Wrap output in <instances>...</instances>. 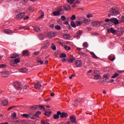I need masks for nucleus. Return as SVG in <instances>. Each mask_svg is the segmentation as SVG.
I'll return each instance as SVG.
<instances>
[{"label":"nucleus","mask_w":124,"mask_h":124,"mask_svg":"<svg viewBox=\"0 0 124 124\" xmlns=\"http://www.w3.org/2000/svg\"><path fill=\"white\" fill-rule=\"evenodd\" d=\"M100 78V75H94V79L95 80H98Z\"/></svg>","instance_id":"nucleus-31"},{"label":"nucleus","mask_w":124,"mask_h":124,"mask_svg":"<svg viewBox=\"0 0 124 124\" xmlns=\"http://www.w3.org/2000/svg\"><path fill=\"white\" fill-rule=\"evenodd\" d=\"M70 19L72 20V21H74V20H76V16L75 15H72L70 17Z\"/></svg>","instance_id":"nucleus-37"},{"label":"nucleus","mask_w":124,"mask_h":124,"mask_svg":"<svg viewBox=\"0 0 124 124\" xmlns=\"http://www.w3.org/2000/svg\"><path fill=\"white\" fill-rule=\"evenodd\" d=\"M82 57H84V58H87V57H88V55L86 54V53H83V54L81 55Z\"/></svg>","instance_id":"nucleus-59"},{"label":"nucleus","mask_w":124,"mask_h":124,"mask_svg":"<svg viewBox=\"0 0 124 124\" xmlns=\"http://www.w3.org/2000/svg\"><path fill=\"white\" fill-rule=\"evenodd\" d=\"M16 107V106H12L11 107H10L8 108V110H10L11 109H13L14 108H15Z\"/></svg>","instance_id":"nucleus-57"},{"label":"nucleus","mask_w":124,"mask_h":124,"mask_svg":"<svg viewBox=\"0 0 124 124\" xmlns=\"http://www.w3.org/2000/svg\"><path fill=\"white\" fill-rule=\"evenodd\" d=\"M70 119L72 123H74V124H76V117H75L74 116H70Z\"/></svg>","instance_id":"nucleus-19"},{"label":"nucleus","mask_w":124,"mask_h":124,"mask_svg":"<svg viewBox=\"0 0 124 124\" xmlns=\"http://www.w3.org/2000/svg\"><path fill=\"white\" fill-rule=\"evenodd\" d=\"M61 118H67L68 116V114L65 113V112H61Z\"/></svg>","instance_id":"nucleus-18"},{"label":"nucleus","mask_w":124,"mask_h":124,"mask_svg":"<svg viewBox=\"0 0 124 124\" xmlns=\"http://www.w3.org/2000/svg\"><path fill=\"white\" fill-rule=\"evenodd\" d=\"M21 62V60H20V59L19 58H16L14 60H11L10 62V64L11 65H12L13 66H14L15 64H17V63H19Z\"/></svg>","instance_id":"nucleus-3"},{"label":"nucleus","mask_w":124,"mask_h":124,"mask_svg":"<svg viewBox=\"0 0 124 124\" xmlns=\"http://www.w3.org/2000/svg\"><path fill=\"white\" fill-rule=\"evenodd\" d=\"M42 87L41 85V83L39 82L36 83L34 85V88L36 90H38V89H40Z\"/></svg>","instance_id":"nucleus-12"},{"label":"nucleus","mask_w":124,"mask_h":124,"mask_svg":"<svg viewBox=\"0 0 124 124\" xmlns=\"http://www.w3.org/2000/svg\"><path fill=\"white\" fill-rule=\"evenodd\" d=\"M31 108L32 110H34V109H37V110L43 109V110H45V107L43 106H33L31 107Z\"/></svg>","instance_id":"nucleus-4"},{"label":"nucleus","mask_w":124,"mask_h":124,"mask_svg":"<svg viewBox=\"0 0 124 124\" xmlns=\"http://www.w3.org/2000/svg\"><path fill=\"white\" fill-rule=\"evenodd\" d=\"M108 59L109 60H110V61H111V62H113V61L115 60V57H112L111 56H109L108 57Z\"/></svg>","instance_id":"nucleus-40"},{"label":"nucleus","mask_w":124,"mask_h":124,"mask_svg":"<svg viewBox=\"0 0 124 124\" xmlns=\"http://www.w3.org/2000/svg\"><path fill=\"white\" fill-rule=\"evenodd\" d=\"M71 26L73 27V28H75L76 27V24H75V22L73 20L71 21Z\"/></svg>","instance_id":"nucleus-33"},{"label":"nucleus","mask_w":124,"mask_h":124,"mask_svg":"<svg viewBox=\"0 0 124 124\" xmlns=\"http://www.w3.org/2000/svg\"><path fill=\"white\" fill-rule=\"evenodd\" d=\"M83 47H85V48H88V43L86 42H85L83 44Z\"/></svg>","instance_id":"nucleus-48"},{"label":"nucleus","mask_w":124,"mask_h":124,"mask_svg":"<svg viewBox=\"0 0 124 124\" xmlns=\"http://www.w3.org/2000/svg\"><path fill=\"white\" fill-rule=\"evenodd\" d=\"M75 104H74V106H77V103H78V100L76 99L75 100Z\"/></svg>","instance_id":"nucleus-60"},{"label":"nucleus","mask_w":124,"mask_h":124,"mask_svg":"<svg viewBox=\"0 0 124 124\" xmlns=\"http://www.w3.org/2000/svg\"><path fill=\"white\" fill-rule=\"evenodd\" d=\"M40 52L39 51H36L33 53V55H35V56H37V55H39Z\"/></svg>","instance_id":"nucleus-54"},{"label":"nucleus","mask_w":124,"mask_h":124,"mask_svg":"<svg viewBox=\"0 0 124 124\" xmlns=\"http://www.w3.org/2000/svg\"><path fill=\"white\" fill-rule=\"evenodd\" d=\"M19 29H25V30H27V29H28V27L27 26H24V27L20 26Z\"/></svg>","instance_id":"nucleus-61"},{"label":"nucleus","mask_w":124,"mask_h":124,"mask_svg":"<svg viewBox=\"0 0 124 124\" xmlns=\"http://www.w3.org/2000/svg\"><path fill=\"white\" fill-rule=\"evenodd\" d=\"M107 31L108 33H115V32H117V30L114 29L112 27H111L110 29H107Z\"/></svg>","instance_id":"nucleus-9"},{"label":"nucleus","mask_w":124,"mask_h":124,"mask_svg":"<svg viewBox=\"0 0 124 124\" xmlns=\"http://www.w3.org/2000/svg\"><path fill=\"white\" fill-rule=\"evenodd\" d=\"M103 77L104 78H106V79H108V78H109V76L108 75L105 74Z\"/></svg>","instance_id":"nucleus-58"},{"label":"nucleus","mask_w":124,"mask_h":124,"mask_svg":"<svg viewBox=\"0 0 124 124\" xmlns=\"http://www.w3.org/2000/svg\"><path fill=\"white\" fill-rule=\"evenodd\" d=\"M22 116H23L24 118H27V119H29V114H23L22 115Z\"/></svg>","instance_id":"nucleus-44"},{"label":"nucleus","mask_w":124,"mask_h":124,"mask_svg":"<svg viewBox=\"0 0 124 124\" xmlns=\"http://www.w3.org/2000/svg\"><path fill=\"white\" fill-rule=\"evenodd\" d=\"M92 24L93 25V27H95V28H97L99 25H100V22H99L97 21H93L92 22Z\"/></svg>","instance_id":"nucleus-10"},{"label":"nucleus","mask_w":124,"mask_h":124,"mask_svg":"<svg viewBox=\"0 0 124 124\" xmlns=\"http://www.w3.org/2000/svg\"><path fill=\"white\" fill-rule=\"evenodd\" d=\"M110 13L111 15H114V16H117V15L120 14V13L115 9H111L110 10Z\"/></svg>","instance_id":"nucleus-6"},{"label":"nucleus","mask_w":124,"mask_h":124,"mask_svg":"<svg viewBox=\"0 0 124 124\" xmlns=\"http://www.w3.org/2000/svg\"><path fill=\"white\" fill-rule=\"evenodd\" d=\"M28 0H22V2L24 4H26L27 3V2H28Z\"/></svg>","instance_id":"nucleus-63"},{"label":"nucleus","mask_w":124,"mask_h":124,"mask_svg":"<svg viewBox=\"0 0 124 124\" xmlns=\"http://www.w3.org/2000/svg\"><path fill=\"white\" fill-rule=\"evenodd\" d=\"M29 18H30V17L29 16H26L24 17L23 20H28V19H29Z\"/></svg>","instance_id":"nucleus-64"},{"label":"nucleus","mask_w":124,"mask_h":124,"mask_svg":"<svg viewBox=\"0 0 124 124\" xmlns=\"http://www.w3.org/2000/svg\"><path fill=\"white\" fill-rule=\"evenodd\" d=\"M29 88H30V86L28 85H25L24 87H23V90H28V89H29Z\"/></svg>","instance_id":"nucleus-49"},{"label":"nucleus","mask_w":124,"mask_h":124,"mask_svg":"<svg viewBox=\"0 0 124 124\" xmlns=\"http://www.w3.org/2000/svg\"><path fill=\"white\" fill-rule=\"evenodd\" d=\"M44 45H45V46H46V47H48V46H49V42L46 41Z\"/></svg>","instance_id":"nucleus-52"},{"label":"nucleus","mask_w":124,"mask_h":124,"mask_svg":"<svg viewBox=\"0 0 124 124\" xmlns=\"http://www.w3.org/2000/svg\"><path fill=\"white\" fill-rule=\"evenodd\" d=\"M52 14L53 15V16H60L61 15V12L59 11H56L55 12H53L52 13Z\"/></svg>","instance_id":"nucleus-21"},{"label":"nucleus","mask_w":124,"mask_h":124,"mask_svg":"<svg viewBox=\"0 0 124 124\" xmlns=\"http://www.w3.org/2000/svg\"><path fill=\"white\" fill-rule=\"evenodd\" d=\"M23 57H27L30 55V51L29 50H23L22 52Z\"/></svg>","instance_id":"nucleus-17"},{"label":"nucleus","mask_w":124,"mask_h":124,"mask_svg":"<svg viewBox=\"0 0 124 124\" xmlns=\"http://www.w3.org/2000/svg\"><path fill=\"white\" fill-rule=\"evenodd\" d=\"M57 10L58 11H59V12H62V7L61 6L57 8Z\"/></svg>","instance_id":"nucleus-51"},{"label":"nucleus","mask_w":124,"mask_h":124,"mask_svg":"<svg viewBox=\"0 0 124 124\" xmlns=\"http://www.w3.org/2000/svg\"><path fill=\"white\" fill-rule=\"evenodd\" d=\"M61 19L62 20V21L64 22V21H65V20H66V17H65V16H61Z\"/></svg>","instance_id":"nucleus-46"},{"label":"nucleus","mask_w":124,"mask_h":124,"mask_svg":"<svg viewBox=\"0 0 124 124\" xmlns=\"http://www.w3.org/2000/svg\"><path fill=\"white\" fill-rule=\"evenodd\" d=\"M51 48L52 49V50H54V51H56L57 50L56 45H55L54 43L51 44Z\"/></svg>","instance_id":"nucleus-30"},{"label":"nucleus","mask_w":124,"mask_h":124,"mask_svg":"<svg viewBox=\"0 0 124 124\" xmlns=\"http://www.w3.org/2000/svg\"><path fill=\"white\" fill-rule=\"evenodd\" d=\"M37 62L38 63H40V64H43L44 62H43V60H41V58H38L37 59Z\"/></svg>","instance_id":"nucleus-27"},{"label":"nucleus","mask_w":124,"mask_h":124,"mask_svg":"<svg viewBox=\"0 0 124 124\" xmlns=\"http://www.w3.org/2000/svg\"><path fill=\"white\" fill-rule=\"evenodd\" d=\"M52 114V112L51 111H47L45 113V116H47V117H49L50 115Z\"/></svg>","instance_id":"nucleus-36"},{"label":"nucleus","mask_w":124,"mask_h":124,"mask_svg":"<svg viewBox=\"0 0 124 124\" xmlns=\"http://www.w3.org/2000/svg\"><path fill=\"white\" fill-rule=\"evenodd\" d=\"M61 62H66V60L65 58H63L61 60Z\"/></svg>","instance_id":"nucleus-62"},{"label":"nucleus","mask_w":124,"mask_h":124,"mask_svg":"<svg viewBox=\"0 0 124 124\" xmlns=\"http://www.w3.org/2000/svg\"><path fill=\"white\" fill-rule=\"evenodd\" d=\"M39 38H40V40H43L45 38V35L43 34H41L39 35Z\"/></svg>","instance_id":"nucleus-25"},{"label":"nucleus","mask_w":124,"mask_h":124,"mask_svg":"<svg viewBox=\"0 0 124 124\" xmlns=\"http://www.w3.org/2000/svg\"><path fill=\"white\" fill-rule=\"evenodd\" d=\"M64 49H65V50H67L68 51V50H70L71 48H70V46H65Z\"/></svg>","instance_id":"nucleus-50"},{"label":"nucleus","mask_w":124,"mask_h":124,"mask_svg":"<svg viewBox=\"0 0 124 124\" xmlns=\"http://www.w3.org/2000/svg\"><path fill=\"white\" fill-rule=\"evenodd\" d=\"M70 35L68 34H64L63 35V38H64V39H70Z\"/></svg>","instance_id":"nucleus-22"},{"label":"nucleus","mask_w":124,"mask_h":124,"mask_svg":"<svg viewBox=\"0 0 124 124\" xmlns=\"http://www.w3.org/2000/svg\"><path fill=\"white\" fill-rule=\"evenodd\" d=\"M1 75L3 78H7L10 75V73L8 71H4L1 73Z\"/></svg>","instance_id":"nucleus-5"},{"label":"nucleus","mask_w":124,"mask_h":124,"mask_svg":"<svg viewBox=\"0 0 124 124\" xmlns=\"http://www.w3.org/2000/svg\"><path fill=\"white\" fill-rule=\"evenodd\" d=\"M29 117L31 119V120H35V114L32 113L29 114Z\"/></svg>","instance_id":"nucleus-24"},{"label":"nucleus","mask_w":124,"mask_h":124,"mask_svg":"<svg viewBox=\"0 0 124 124\" xmlns=\"http://www.w3.org/2000/svg\"><path fill=\"white\" fill-rule=\"evenodd\" d=\"M8 104V101L7 100H3L1 102V105L2 106H6Z\"/></svg>","instance_id":"nucleus-20"},{"label":"nucleus","mask_w":124,"mask_h":124,"mask_svg":"<svg viewBox=\"0 0 124 124\" xmlns=\"http://www.w3.org/2000/svg\"><path fill=\"white\" fill-rule=\"evenodd\" d=\"M13 86L17 90V91H19L23 88V85H22L21 83L19 82H14Z\"/></svg>","instance_id":"nucleus-1"},{"label":"nucleus","mask_w":124,"mask_h":124,"mask_svg":"<svg viewBox=\"0 0 124 124\" xmlns=\"http://www.w3.org/2000/svg\"><path fill=\"white\" fill-rule=\"evenodd\" d=\"M63 8L64 9V10H66V11H68V10H70L71 7H70V6L67 4H65L63 5Z\"/></svg>","instance_id":"nucleus-11"},{"label":"nucleus","mask_w":124,"mask_h":124,"mask_svg":"<svg viewBox=\"0 0 124 124\" xmlns=\"http://www.w3.org/2000/svg\"><path fill=\"white\" fill-rule=\"evenodd\" d=\"M88 22H89V19L87 18H84L83 21H82V22L84 23V24H87Z\"/></svg>","instance_id":"nucleus-41"},{"label":"nucleus","mask_w":124,"mask_h":124,"mask_svg":"<svg viewBox=\"0 0 124 124\" xmlns=\"http://www.w3.org/2000/svg\"><path fill=\"white\" fill-rule=\"evenodd\" d=\"M33 28L34 29L35 31H40V29H39V28L36 26H33Z\"/></svg>","instance_id":"nucleus-34"},{"label":"nucleus","mask_w":124,"mask_h":124,"mask_svg":"<svg viewBox=\"0 0 124 124\" xmlns=\"http://www.w3.org/2000/svg\"><path fill=\"white\" fill-rule=\"evenodd\" d=\"M75 65L77 67H80L82 66V61L81 60H77L75 62Z\"/></svg>","instance_id":"nucleus-8"},{"label":"nucleus","mask_w":124,"mask_h":124,"mask_svg":"<svg viewBox=\"0 0 124 124\" xmlns=\"http://www.w3.org/2000/svg\"><path fill=\"white\" fill-rule=\"evenodd\" d=\"M74 2V0H67V2H68V3H70V4H71Z\"/></svg>","instance_id":"nucleus-55"},{"label":"nucleus","mask_w":124,"mask_h":124,"mask_svg":"<svg viewBox=\"0 0 124 124\" xmlns=\"http://www.w3.org/2000/svg\"><path fill=\"white\" fill-rule=\"evenodd\" d=\"M90 55H91V56H92V58H93V59H97V56H96V55H95L94 53H93V52H90Z\"/></svg>","instance_id":"nucleus-28"},{"label":"nucleus","mask_w":124,"mask_h":124,"mask_svg":"<svg viewBox=\"0 0 124 124\" xmlns=\"http://www.w3.org/2000/svg\"><path fill=\"white\" fill-rule=\"evenodd\" d=\"M66 54L65 53H61L60 55V58H61V59L62 58H66Z\"/></svg>","instance_id":"nucleus-32"},{"label":"nucleus","mask_w":124,"mask_h":124,"mask_svg":"<svg viewBox=\"0 0 124 124\" xmlns=\"http://www.w3.org/2000/svg\"><path fill=\"white\" fill-rule=\"evenodd\" d=\"M25 15H26V13L24 12H21L16 15V20H21L23 19V17H25Z\"/></svg>","instance_id":"nucleus-2"},{"label":"nucleus","mask_w":124,"mask_h":124,"mask_svg":"<svg viewBox=\"0 0 124 124\" xmlns=\"http://www.w3.org/2000/svg\"><path fill=\"white\" fill-rule=\"evenodd\" d=\"M6 67V65L5 64H2L0 65V68H4V67Z\"/></svg>","instance_id":"nucleus-53"},{"label":"nucleus","mask_w":124,"mask_h":124,"mask_svg":"<svg viewBox=\"0 0 124 124\" xmlns=\"http://www.w3.org/2000/svg\"><path fill=\"white\" fill-rule=\"evenodd\" d=\"M11 56L10 57V59H16V58H18V57H19L20 54L18 53H13L11 54Z\"/></svg>","instance_id":"nucleus-14"},{"label":"nucleus","mask_w":124,"mask_h":124,"mask_svg":"<svg viewBox=\"0 0 124 124\" xmlns=\"http://www.w3.org/2000/svg\"><path fill=\"white\" fill-rule=\"evenodd\" d=\"M93 17V15L91 14H89L87 15V18H92Z\"/></svg>","instance_id":"nucleus-56"},{"label":"nucleus","mask_w":124,"mask_h":124,"mask_svg":"<svg viewBox=\"0 0 124 124\" xmlns=\"http://www.w3.org/2000/svg\"><path fill=\"white\" fill-rule=\"evenodd\" d=\"M19 71L22 73H26V72H28V70L27 69V68H23L22 69H20Z\"/></svg>","instance_id":"nucleus-23"},{"label":"nucleus","mask_w":124,"mask_h":124,"mask_svg":"<svg viewBox=\"0 0 124 124\" xmlns=\"http://www.w3.org/2000/svg\"><path fill=\"white\" fill-rule=\"evenodd\" d=\"M47 37L48 38H53V37H55V33L49 32L47 33Z\"/></svg>","instance_id":"nucleus-16"},{"label":"nucleus","mask_w":124,"mask_h":124,"mask_svg":"<svg viewBox=\"0 0 124 124\" xmlns=\"http://www.w3.org/2000/svg\"><path fill=\"white\" fill-rule=\"evenodd\" d=\"M39 115H41V111H37L35 114V117L39 118Z\"/></svg>","instance_id":"nucleus-29"},{"label":"nucleus","mask_w":124,"mask_h":124,"mask_svg":"<svg viewBox=\"0 0 124 124\" xmlns=\"http://www.w3.org/2000/svg\"><path fill=\"white\" fill-rule=\"evenodd\" d=\"M4 33H6V34H12L13 33V31L10 30L8 29H5L4 30Z\"/></svg>","instance_id":"nucleus-15"},{"label":"nucleus","mask_w":124,"mask_h":124,"mask_svg":"<svg viewBox=\"0 0 124 124\" xmlns=\"http://www.w3.org/2000/svg\"><path fill=\"white\" fill-rule=\"evenodd\" d=\"M61 115V111H59L57 112L56 114H55L53 116V119L54 120H57V119H59L60 118V116Z\"/></svg>","instance_id":"nucleus-13"},{"label":"nucleus","mask_w":124,"mask_h":124,"mask_svg":"<svg viewBox=\"0 0 124 124\" xmlns=\"http://www.w3.org/2000/svg\"><path fill=\"white\" fill-rule=\"evenodd\" d=\"M19 121V124H25V123H26V122L25 121V120H21V119H19L18 120Z\"/></svg>","instance_id":"nucleus-43"},{"label":"nucleus","mask_w":124,"mask_h":124,"mask_svg":"<svg viewBox=\"0 0 124 124\" xmlns=\"http://www.w3.org/2000/svg\"><path fill=\"white\" fill-rule=\"evenodd\" d=\"M118 31L119 32H121L122 33H123V32H124V29H123L122 28H119L118 29Z\"/></svg>","instance_id":"nucleus-47"},{"label":"nucleus","mask_w":124,"mask_h":124,"mask_svg":"<svg viewBox=\"0 0 124 124\" xmlns=\"http://www.w3.org/2000/svg\"><path fill=\"white\" fill-rule=\"evenodd\" d=\"M99 74V71H98L97 70L94 71V72L93 73V76H94V75H98Z\"/></svg>","instance_id":"nucleus-39"},{"label":"nucleus","mask_w":124,"mask_h":124,"mask_svg":"<svg viewBox=\"0 0 124 124\" xmlns=\"http://www.w3.org/2000/svg\"><path fill=\"white\" fill-rule=\"evenodd\" d=\"M83 33V31L79 30L77 32V34H79V35H81Z\"/></svg>","instance_id":"nucleus-45"},{"label":"nucleus","mask_w":124,"mask_h":124,"mask_svg":"<svg viewBox=\"0 0 124 124\" xmlns=\"http://www.w3.org/2000/svg\"><path fill=\"white\" fill-rule=\"evenodd\" d=\"M55 28L56 30H58V31H60V30H61V29H62V28L61 27V26L60 25H56L55 26Z\"/></svg>","instance_id":"nucleus-42"},{"label":"nucleus","mask_w":124,"mask_h":124,"mask_svg":"<svg viewBox=\"0 0 124 124\" xmlns=\"http://www.w3.org/2000/svg\"><path fill=\"white\" fill-rule=\"evenodd\" d=\"M119 75H120V74L116 73L113 76H111V78H117V77H118Z\"/></svg>","instance_id":"nucleus-35"},{"label":"nucleus","mask_w":124,"mask_h":124,"mask_svg":"<svg viewBox=\"0 0 124 124\" xmlns=\"http://www.w3.org/2000/svg\"><path fill=\"white\" fill-rule=\"evenodd\" d=\"M75 61L73 56H71L69 59V62H73Z\"/></svg>","instance_id":"nucleus-26"},{"label":"nucleus","mask_w":124,"mask_h":124,"mask_svg":"<svg viewBox=\"0 0 124 124\" xmlns=\"http://www.w3.org/2000/svg\"><path fill=\"white\" fill-rule=\"evenodd\" d=\"M81 24H83V22H82V21H77L76 22V26H80Z\"/></svg>","instance_id":"nucleus-38"},{"label":"nucleus","mask_w":124,"mask_h":124,"mask_svg":"<svg viewBox=\"0 0 124 124\" xmlns=\"http://www.w3.org/2000/svg\"><path fill=\"white\" fill-rule=\"evenodd\" d=\"M110 22L111 23H113L114 25H119L120 24V22L119 21V20L115 17H112L110 19Z\"/></svg>","instance_id":"nucleus-7"}]
</instances>
